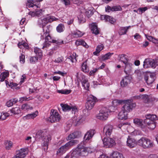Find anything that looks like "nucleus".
<instances>
[{
    "label": "nucleus",
    "mask_w": 158,
    "mask_h": 158,
    "mask_svg": "<svg viewBox=\"0 0 158 158\" xmlns=\"http://www.w3.org/2000/svg\"><path fill=\"white\" fill-rule=\"evenodd\" d=\"M53 18L50 16H48L43 19H39L38 21V24L40 27L43 28V35H41V39H44V35L46 36L47 34L50 32V25L45 27L46 25L49 22L51 23L53 21Z\"/></svg>",
    "instance_id": "1"
},
{
    "label": "nucleus",
    "mask_w": 158,
    "mask_h": 158,
    "mask_svg": "<svg viewBox=\"0 0 158 158\" xmlns=\"http://www.w3.org/2000/svg\"><path fill=\"white\" fill-rule=\"evenodd\" d=\"M90 148L84 146L82 144L78 145L71 154L72 157H78L80 156H86L88 154Z\"/></svg>",
    "instance_id": "2"
},
{
    "label": "nucleus",
    "mask_w": 158,
    "mask_h": 158,
    "mask_svg": "<svg viewBox=\"0 0 158 158\" xmlns=\"http://www.w3.org/2000/svg\"><path fill=\"white\" fill-rule=\"evenodd\" d=\"M87 101V102L85 104L86 109L83 110V113L85 116H87L89 114L88 110H91L97 101V98L94 96L90 95L88 97Z\"/></svg>",
    "instance_id": "3"
},
{
    "label": "nucleus",
    "mask_w": 158,
    "mask_h": 158,
    "mask_svg": "<svg viewBox=\"0 0 158 158\" xmlns=\"http://www.w3.org/2000/svg\"><path fill=\"white\" fill-rule=\"evenodd\" d=\"M114 101H116V102L119 104H122L123 103L124 104L122 107V109L127 113L131 111L133 108L135 107L136 106L135 103H132L131 100H119L117 101L114 100Z\"/></svg>",
    "instance_id": "4"
},
{
    "label": "nucleus",
    "mask_w": 158,
    "mask_h": 158,
    "mask_svg": "<svg viewBox=\"0 0 158 158\" xmlns=\"http://www.w3.org/2000/svg\"><path fill=\"white\" fill-rule=\"evenodd\" d=\"M146 118L144 122L146 123V127L151 130H153L156 127L155 121L157 119L156 115L149 114L146 115Z\"/></svg>",
    "instance_id": "5"
},
{
    "label": "nucleus",
    "mask_w": 158,
    "mask_h": 158,
    "mask_svg": "<svg viewBox=\"0 0 158 158\" xmlns=\"http://www.w3.org/2000/svg\"><path fill=\"white\" fill-rule=\"evenodd\" d=\"M78 141L77 140H72L67 143L65 145L61 146L59 148L56 152V155L61 156L64 154L70 147L77 143Z\"/></svg>",
    "instance_id": "6"
},
{
    "label": "nucleus",
    "mask_w": 158,
    "mask_h": 158,
    "mask_svg": "<svg viewBox=\"0 0 158 158\" xmlns=\"http://www.w3.org/2000/svg\"><path fill=\"white\" fill-rule=\"evenodd\" d=\"M45 38V42L43 44V46L42 49H44L45 48L48 47L50 44L48 43H55L57 44H63V41L62 40L60 41L59 40H55L53 39L52 37H51L49 33L47 34L46 36L44 35V39Z\"/></svg>",
    "instance_id": "7"
},
{
    "label": "nucleus",
    "mask_w": 158,
    "mask_h": 158,
    "mask_svg": "<svg viewBox=\"0 0 158 158\" xmlns=\"http://www.w3.org/2000/svg\"><path fill=\"white\" fill-rule=\"evenodd\" d=\"M138 144L144 148H149L153 146V143L149 139L145 137H142L137 142Z\"/></svg>",
    "instance_id": "8"
},
{
    "label": "nucleus",
    "mask_w": 158,
    "mask_h": 158,
    "mask_svg": "<svg viewBox=\"0 0 158 158\" xmlns=\"http://www.w3.org/2000/svg\"><path fill=\"white\" fill-rule=\"evenodd\" d=\"M51 116L48 120L51 123H55L59 121L60 119V115L58 112L54 110H51L50 113Z\"/></svg>",
    "instance_id": "9"
},
{
    "label": "nucleus",
    "mask_w": 158,
    "mask_h": 158,
    "mask_svg": "<svg viewBox=\"0 0 158 158\" xmlns=\"http://www.w3.org/2000/svg\"><path fill=\"white\" fill-rule=\"evenodd\" d=\"M157 65V62L154 60L146 59L143 62V66L144 68L151 67L153 69H155Z\"/></svg>",
    "instance_id": "10"
},
{
    "label": "nucleus",
    "mask_w": 158,
    "mask_h": 158,
    "mask_svg": "<svg viewBox=\"0 0 158 158\" xmlns=\"http://www.w3.org/2000/svg\"><path fill=\"white\" fill-rule=\"evenodd\" d=\"M108 109L106 108H102L100 111V113L97 115V117L102 120H106L108 115Z\"/></svg>",
    "instance_id": "11"
},
{
    "label": "nucleus",
    "mask_w": 158,
    "mask_h": 158,
    "mask_svg": "<svg viewBox=\"0 0 158 158\" xmlns=\"http://www.w3.org/2000/svg\"><path fill=\"white\" fill-rule=\"evenodd\" d=\"M155 77L154 73H146L144 75V79L147 83L149 85L152 83L154 81Z\"/></svg>",
    "instance_id": "12"
},
{
    "label": "nucleus",
    "mask_w": 158,
    "mask_h": 158,
    "mask_svg": "<svg viewBox=\"0 0 158 158\" xmlns=\"http://www.w3.org/2000/svg\"><path fill=\"white\" fill-rule=\"evenodd\" d=\"M102 141L104 144L108 148L112 147L115 144L114 140L112 138L109 137L106 138L104 137Z\"/></svg>",
    "instance_id": "13"
},
{
    "label": "nucleus",
    "mask_w": 158,
    "mask_h": 158,
    "mask_svg": "<svg viewBox=\"0 0 158 158\" xmlns=\"http://www.w3.org/2000/svg\"><path fill=\"white\" fill-rule=\"evenodd\" d=\"M133 123L137 126L140 127L142 129H144L146 127V123L144 120L138 118H135L133 119Z\"/></svg>",
    "instance_id": "14"
},
{
    "label": "nucleus",
    "mask_w": 158,
    "mask_h": 158,
    "mask_svg": "<svg viewBox=\"0 0 158 158\" xmlns=\"http://www.w3.org/2000/svg\"><path fill=\"white\" fill-rule=\"evenodd\" d=\"M113 129V126L111 125H106L103 128V135L107 137L109 136L111 134Z\"/></svg>",
    "instance_id": "15"
},
{
    "label": "nucleus",
    "mask_w": 158,
    "mask_h": 158,
    "mask_svg": "<svg viewBox=\"0 0 158 158\" xmlns=\"http://www.w3.org/2000/svg\"><path fill=\"white\" fill-rule=\"evenodd\" d=\"M136 140L128 136L127 141V145L131 148L134 147L136 145Z\"/></svg>",
    "instance_id": "16"
},
{
    "label": "nucleus",
    "mask_w": 158,
    "mask_h": 158,
    "mask_svg": "<svg viewBox=\"0 0 158 158\" xmlns=\"http://www.w3.org/2000/svg\"><path fill=\"white\" fill-rule=\"evenodd\" d=\"M131 80L129 76H127L122 80L120 82V85L122 87H125L130 83Z\"/></svg>",
    "instance_id": "17"
},
{
    "label": "nucleus",
    "mask_w": 158,
    "mask_h": 158,
    "mask_svg": "<svg viewBox=\"0 0 158 158\" xmlns=\"http://www.w3.org/2000/svg\"><path fill=\"white\" fill-rule=\"evenodd\" d=\"M95 133L94 130L90 129L84 135V140L85 141L89 140L92 138Z\"/></svg>",
    "instance_id": "18"
},
{
    "label": "nucleus",
    "mask_w": 158,
    "mask_h": 158,
    "mask_svg": "<svg viewBox=\"0 0 158 158\" xmlns=\"http://www.w3.org/2000/svg\"><path fill=\"white\" fill-rule=\"evenodd\" d=\"M81 132L78 131H74L72 134H70L68 137L67 140H71L75 138H78L81 136Z\"/></svg>",
    "instance_id": "19"
},
{
    "label": "nucleus",
    "mask_w": 158,
    "mask_h": 158,
    "mask_svg": "<svg viewBox=\"0 0 158 158\" xmlns=\"http://www.w3.org/2000/svg\"><path fill=\"white\" fill-rule=\"evenodd\" d=\"M46 132L40 130L38 131L36 133L35 135V137L37 139H38L39 140H42L44 141V138L46 135ZM45 137L44 138H45Z\"/></svg>",
    "instance_id": "20"
},
{
    "label": "nucleus",
    "mask_w": 158,
    "mask_h": 158,
    "mask_svg": "<svg viewBox=\"0 0 158 158\" xmlns=\"http://www.w3.org/2000/svg\"><path fill=\"white\" fill-rule=\"evenodd\" d=\"M127 115L128 113L122 109L118 115V118L121 120H126L127 118Z\"/></svg>",
    "instance_id": "21"
},
{
    "label": "nucleus",
    "mask_w": 158,
    "mask_h": 158,
    "mask_svg": "<svg viewBox=\"0 0 158 158\" xmlns=\"http://www.w3.org/2000/svg\"><path fill=\"white\" fill-rule=\"evenodd\" d=\"M51 138L50 135L46 136L44 138V142L43 149L44 151H46L48 148V141L51 140Z\"/></svg>",
    "instance_id": "22"
},
{
    "label": "nucleus",
    "mask_w": 158,
    "mask_h": 158,
    "mask_svg": "<svg viewBox=\"0 0 158 158\" xmlns=\"http://www.w3.org/2000/svg\"><path fill=\"white\" fill-rule=\"evenodd\" d=\"M125 64V66L124 72L126 74L128 75V73L130 72L131 70L132 66L133 65L131 63H130L128 62Z\"/></svg>",
    "instance_id": "23"
},
{
    "label": "nucleus",
    "mask_w": 158,
    "mask_h": 158,
    "mask_svg": "<svg viewBox=\"0 0 158 158\" xmlns=\"http://www.w3.org/2000/svg\"><path fill=\"white\" fill-rule=\"evenodd\" d=\"M131 26H129L127 27H121L119 28L118 33L119 35L126 34L128 29L130 28Z\"/></svg>",
    "instance_id": "24"
},
{
    "label": "nucleus",
    "mask_w": 158,
    "mask_h": 158,
    "mask_svg": "<svg viewBox=\"0 0 158 158\" xmlns=\"http://www.w3.org/2000/svg\"><path fill=\"white\" fill-rule=\"evenodd\" d=\"M126 56L127 55L124 54L119 55L118 56L119 60L124 64L128 62V59L126 57Z\"/></svg>",
    "instance_id": "25"
},
{
    "label": "nucleus",
    "mask_w": 158,
    "mask_h": 158,
    "mask_svg": "<svg viewBox=\"0 0 158 158\" xmlns=\"http://www.w3.org/2000/svg\"><path fill=\"white\" fill-rule=\"evenodd\" d=\"M113 54V53H110L108 52L104 55H102L100 56V60L102 61H104L105 60L109 59Z\"/></svg>",
    "instance_id": "26"
},
{
    "label": "nucleus",
    "mask_w": 158,
    "mask_h": 158,
    "mask_svg": "<svg viewBox=\"0 0 158 158\" xmlns=\"http://www.w3.org/2000/svg\"><path fill=\"white\" fill-rule=\"evenodd\" d=\"M75 44L77 46L81 45L85 48H88V46L87 45L85 41L81 39H79L77 40L75 42Z\"/></svg>",
    "instance_id": "27"
},
{
    "label": "nucleus",
    "mask_w": 158,
    "mask_h": 158,
    "mask_svg": "<svg viewBox=\"0 0 158 158\" xmlns=\"http://www.w3.org/2000/svg\"><path fill=\"white\" fill-rule=\"evenodd\" d=\"M151 97L147 94L142 95L141 99L145 103H148L150 101Z\"/></svg>",
    "instance_id": "28"
},
{
    "label": "nucleus",
    "mask_w": 158,
    "mask_h": 158,
    "mask_svg": "<svg viewBox=\"0 0 158 158\" xmlns=\"http://www.w3.org/2000/svg\"><path fill=\"white\" fill-rule=\"evenodd\" d=\"M91 29L93 31V33L97 35L99 33V31L98 29L97 26L95 23H92Z\"/></svg>",
    "instance_id": "29"
},
{
    "label": "nucleus",
    "mask_w": 158,
    "mask_h": 158,
    "mask_svg": "<svg viewBox=\"0 0 158 158\" xmlns=\"http://www.w3.org/2000/svg\"><path fill=\"white\" fill-rule=\"evenodd\" d=\"M104 18V19H105L106 21H109L110 23L113 24L115 22V19L111 17L108 15H102L101 17V19H102Z\"/></svg>",
    "instance_id": "30"
},
{
    "label": "nucleus",
    "mask_w": 158,
    "mask_h": 158,
    "mask_svg": "<svg viewBox=\"0 0 158 158\" xmlns=\"http://www.w3.org/2000/svg\"><path fill=\"white\" fill-rule=\"evenodd\" d=\"M17 101L18 100L15 98L10 99L6 102V105L7 107H10L12 106L13 104H15Z\"/></svg>",
    "instance_id": "31"
},
{
    "label": "nucleus",
    "mask_w": 158,
    "mask_h": 158,
    "mask_svg": "<svg viewBox=\"0 0 158 158\" xmlns=\"http://www.w3.org/2000/svg\"><path fill=\"white\" fill-rule=\"evenodd\" d=\"M81 70L84 72L88 73L89 71V68L87 66L86 62L85 61L82 63L81 65Z\"/></svg>",
    "instance_id": "32"
},
{
    "label": "nucleus",
    "mask_w": 158,
    "mask_h": 158,
    "mask_svg": "<svg viewBox=\"0 0 158 158\" xmlns=\"http://www.w3.org/2000/svg\"><path fill=\"white\" fill-rule=\"evenodd\" d=\"M81 81L82 83V85L84 87V89L86 90H88L89 85L88 80L86 79H84Z\"/></svg>",
    "instance_id": "33"
},
{
    "label": "nucleus",
    "mask_w": 158,
    "mask_h": 158,
    "mask_svg": "<svg viewBox=\"0 0 158 158\" xmlns=\"http://www.w3.org/2000/svg\"><path fill=\"white\" fill-rule=\"evenodd\" d=\"M9 73L8 72H4L2 73L0 76V81H3L6 77H8Z\"/></svg>",
    "instance_id": "34"
},
{
    "label": "nucleus",
    "mask_w": 158,
    "mask_h": 158,
    "mask_svg": "<svg viewBox=\"0 0 158 158\" xmlns=\"http://www.w3.org/2000/svg\"><path fill=\"white\" fill-rule=\"evenodd\" d=\"M112 158H124L123 155L117 152H114L112 154Z\"/></svg>",
    "instance_id": "35"
},
{
    "label": "nucleus",
    "mask_w": 158,
    "mask_h": 158,
    "mask_svg": "<svg viewBox=\"0 0 158 158\" xmlns=\"http://www.w3.org/2000/svg\"><path fill=\"white\" fill-rule=\"evenodd\" d=\"M60 106L62 107V110L64 111H69L71 110V107L68 105L67 104H64L61 103Z\"/></svg>",
    "instance_id": "36"
},
{
    "label": "nucleus",
    "mask_w": 158,
    "mask_h": 158,
    "mask_svg": "<svg viewBox=\"0 0 158 158\" xmlns=\"http://www.w3.org/2000/svg\"><path fill=\"white\" fill-rule=\"evenodd\" d=\"M42 10L41 9H36L35 10V11L32 12V15H34V16H36L37 17H39L42 14Z\"/></svg>",
    "instance_id": "37"
},
{
    "label": "nucleus",
    "mask_w": 158,
    "mask_h": 158,
    "mask_svg": "<svg viewBox=\"0 0 158 158\" xmlns=\"http://www.w3.org/2000/svg\"><path fill=\"white\" fill-rule=\"evenodd\" d=\"M10 112L14 114H18L20 112V110L19 107H16L11 109Z\"/></svg>",
    "instance_id": "38"
},
{
    "label": "nucleus",
    "mask_w": 158,
    "mask_h": 158,
    "mask_svg": "<svg viewBox=\"0 0 158 158\" xmlns=\"http://www.w3.org/2000/svg\"><path fill=\"white\" fill-rule=\"evenodd\" d=\"M6 148V149L9 150L12 147V142L10 141L6 140L5 142Z\"/></svg>",
    "instance_id": "39"
},
{
    "label": "nucleus",
    "mask_w": 158,
    "mask_h": 158,
    "mask_svg": "<svg viewBox=\"0 0 158 158\" xmlns=\"http://www.w3.org/2000/svg\"><path fill=\"white\" fill-rule=\"evenodd\" d=\"M34 52L37 55H38L40 57H41L43 56L42 51L40 48H35Z\"/></svg>",
    "instance_id": "40"
},
{
    "label": "nucleus",
    "mask_w": 158,
    "mask_h": 158,
    "mask_svg": "<svg viewBox=\"0 0 158 158\" xmlns=\"http://www.w3.org/2000/svg\"><path fill=\"white\" fill-rule=\"evenodd\" d=\"M37 116V115L35 113H33L31 114H29L26 116L24 117V119H29L30 118H33Z\"/></svg>",
    "instance_id": "41"
},
{
    "label": "nucleus",
    "mask_w": 158,
    "mask_h": 158,
    "mask_svg": "<svg viewBox=\"0 0 158 158\" xmlns=\"http://www.w3.org/2000/svg\"><path fill=\"white\" fill-rule=\"evenodd\" d=\"M64 26L62 24H60L56 27V30L59 32H62L64 29Z\"/></svg>",
    "instance_id": "42"
},
{
    "label": "nucleus",
    "mask_w": 158,
    "mask_h": 158,
    "mask_svg": "<svg viewBox=\"0 0 158 158\" xmlns=\"http://www.w3.org/2000/svg\"><path fill=\"white\" fill-rule=\"evenodd\" d=\"M9 114L8 113H7L2 112L1 114V115L0 116V119L2 120H5L7 117L9 116Z\"/></svg>",
    "instance_id": "43"
},
{
    "label": "nucleus",
    "mask_w": 158,
    "mask_h": 158,
    "mask_svg": "<svg viewBox=\"0 0 158 158\" xmlns=\"http://www.w3.org/2000/svg\"><path fill=\"white\" fill-rule=\"evenodd\" d=\"M71 90L65 89V90H58V92L63 94H67L71 93Z\"/></svg>",
    "instance_id": "44"
},
{
    "label": "nucleus",
    "mask_w": 158,
    "mask_h": 158,
    "mask_svg": "<svg viewBox=\"0 0 158 158\" xmlns=\"http://www.w3.org/2000/svg\"><path fill=\"white\" fill-rule=\"evenodd\" d=\"M80 23H84L85 22L86 20L82 15H80L78 17Z\"/></svg>",
    "instance_id": "45"
},
{
    "label": "nucleus",
    "mask_w": 158,
    "mask_h": 158,
    "mask_svg": "<svg viewBox=\"0 0 158 158\" xmlns=\"http://www.w3.org/2000/svg\"><path fill=\"white\" fill-rule=\"evenodd\" d=\"M76 56V53H73V54L72 55H70L68 56V58L73 63L74 62V60H75V61H77V60L76 59V56Z\"/></svg>",
    "instance_id": "46"
},
{
    "label": "nucleus",
    "mask_w": 158,
    "mask_h": 158,
    "mask_svg": "<svg viewBox=\"0 0 158 158\" xmlns=\"http://www.w3.org/2000/svg\"><path fill=\"white\" fill-rule=\"evenodd\" d=\"M112 11H121L122 10V8L120 6H112Z\"/></svg>",
    "instance_id": "47"
},
{
    "label": "nucleus",
    "mask_w": 158,
    "mask_h": 158,
    "mask_svg": "<svg viewBox=\"0 0 158 158\" xmlns=\"http://www.w3.org/2000/svg\"><path fill=\"white\" fill-rule=\"evenodd\" d=\"M38 60V57L36 56L31 57L29 59L30 63L33 64L37 62Z\"/></svg>",
    "instance_id": "48"
},
{
    "label": "nucleus",
    "mask_w": 158,
    "mask_h": 158,
    "mask_svg": "<svg viewBox=\"0 0 158 158\" xmlns=\"http://www.w3.org/2000/svg\"><path fill=\"white\" fill-rule=\"evenodd\" d=\"M33 1L29 0L27 1V6H28L29 7H35V8H38V6L36 5H35L32 2Z\"/></svg>",
    "instance_id": "49"
},
{
    "label": "nucleus",
    "mask_w": 158,
    "mask_h": 158,
    "mask_svg": "<svg viewBox=\"0 0 158 158\" xmlns=\"http://www.w3.org/2000/svg\"><path fill=\"white\" fill-rule=\"evenodd\" d=\"M74 35L77 37H79L83 35V34L81 31H78L76 32H74Z\"/></svg>",
    "instance_id": "50"
},
{
    "label": "nucleus",
    "mask_w": 158,
    "mask_h": 158,
    "mask_svg": "<svg viewBox=\"0 0 158 158\" xmlns=\"http://www.w3.org/2000/svg\"><path fill=\"white\" fill-rule=\"evenodd\" d=\"M30 97L27 98L26 97H21L19 98V101L21 102H22L24 101H28L30 100Z\"/></svg>",
    "instance_id": "51"
},
{
    "label": "nucleus",
    "mask_w": 158,
    "mask_h": 158,
    "mask_svg": "<svg viewBox=\"0 0 158 158\" xmlns=\"http://www.w3.org/2000/svg\"><path fill=\"white\" fill-rule=\"evenodd\" d=\"M85 119V118L84 117L80 116L78 118V119L77 120V124L80 123L82 122Z\"/></svg>",
    "instance_id": "52"
},
{
    "label": "nucleus",
    "mask_w": 158,
    "mask_h": 158,
    "mask_svg": "<svg viewBox=\"0 0 158 158\" xmlns=\"http://www.w3.org/2000/svg\"><path fill=\"white\" fill-rule=\"evenodd\" d=\"M20 61L22 63H24L25 62V56L22 53L19 56Z\"/></svg>",
    "instance_id": "53"
},
{
    "label": "nucleus",
    "mask_w": 158,
    "mask_h": 158,
    "mask_svg": "<svg viewBox=\"0 0 158 158\" xmlns=\"http://www.w3.org/2000/svg\"><path fill=\"white\" fill-rule=\"evenodd\" d=\"M84 0H72L74 4L79 5L82 3Z\"/></svg>",
    "instance_id": "54"
},
{
    "label": "nucleus",
    "mask_w": 158,
    "mask_h": 158,
    "mask_svg": "<svg viewBox=\"0 0 158 158\" xmlns=\"http://www.w3.org/2000/svg\"><path fill=\"white\" fill-rule=\"evenodd\" d=\"M104 48V46L102 44L98 45L96 49L99 52H100Z\"/></svg>",
    "instance_id": "55"
},
{
    "label": "nucleus",
    "mask_w": 158,
    "mask_h": 158,
    "mask_svg": "<svg viewBox=\"0 0 158 158\" xmlns=\"http://www.w3.org/2000/svg\"><path fill=\"white\" fill-rule=\"evenodd\" d=\"M147 10V8L146 7H141L138 9V10L141 13H142L146 10Z\"/></svg>",
    "instance_id": "56"
},
{
    "label": "nucleus",
    "mask_w": 158,
    "mask_h": 158,
    "mask_svg": "<svg viewBox=\"0 0 158 158\" xmlns=\"http://www.w3.org/2000/svg\"><path fill=\"white\" fill-rule=\"evenodd\" d=\"M63 58L62 57H59L56 59L55 61L57 63H60L63 61Z\"/></svg>",
    "instance_id": "57"
},
{
    "label": "nucleus",
    "mask_w": 158,
    "mask_h": 158,
    "mask_svg": "<svg viewBox=\"0 0 158 158\" xmlns=\"http://www.w3.org/2000/svg\"><path fill=\"white\" fill-rule=\"evenodd\" d=\"M97 70V69H94L93 70L90 72L89 73V75L90 76L93 75Z\"/></svg>",
    "instance_id": "58"
},
{
    "label": "nucleus",
    "mask_w": 158,
    "mask_h": 158,
    "mask_svg": "<svg viewBox=\"0 0 158 158\" xmlns=\"http://www.w3.org/2000/svg\"><path fill=\"white\" fill-rule=\"evenodd\" d=\"M112 7L107 6L106 7V11L109 12L110 10L112 11Z\"/></svg>",
    "instance_id": "59"
},
{
    "label": "nucleus",
    "mask_w": 158,
    "mask_h": 158,
    "mask_svg": "<svg viewBox=\"0 0 158 158\" xmlns=\"http://www.w3.org/2000/svg\"><path fill=\"white\" fill-rule=\"evenodd\" d=\"M18 85L16 83H13V82H10L9 85V86L10 87H11V88H12L13 87H15Z\"/></svg>",
    "instance_id": "60"
},
{
    "label": "nucleus",
    "mask_w": 158,
    "mask_h": 158,
    "mask_svg": "<svg viewBox=\"0 0 158 158\" xmlns=\"http://www.w3.org/2000/svg\"><path fill=\"white\" fill-rule=\"evenodd\" d=\"M72 111V113H75L76 111L77 110V108L75 106H73L71 107Z\"/></svg>",
    "instance_id": "61"
},
{
    "label": "nucleus",
    "mask_w": 158,
    "mask_h": 158,
    "mask_svg": "<svg viewBox=\"0 0 158 158\" xmlns=\"http://www.w3.org/2000/svg\"><path fill=\"white\" fill-rule=\"evenodd\" d=\"M24 43L23 42H19L18 44V46L20 48H23Z\"/></svg>",
    "instance_id": "62"
},
{
    "label": "nucleus",
    "mask_w": 158,
    "mask_h": 158,
    "mask_svg": "<svg viewBox=\"0 0 158 158\" xmlns=\"http://www.w3.org/2000/svg\"><path fill=\"white\" fill-rule=\"evenodd\" d=\"M148 158H158V156L156 154H152L149 156Z\"/></svg>",
    "instance_id": "63"
},
{
    "label": "nucleus",
    "mask_w": 158,
    "mask_h": 158,
    "mask_svg": "<svg viewBox=\"0 0 158 158\" xmlns=\"http://www.w3.org/2000/svg\"><path fill=\"white\" fill-rule=\"evenodd\" d=\"M148 44L149 42L148 41H146L144 43H143L142 45V47L145 48L148 45Z\"/></svg>",
    "instance_id": "64"
}]
</instances>
